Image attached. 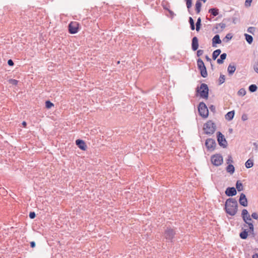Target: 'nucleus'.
Instances as JSON below:
<instances>
[{"instance_id":"1","label":"nucleus","mask_w":258,"mask_h":258,"mask_svg":"<svg viewBox=\"0 0 258 258\" xmlns=\"http://www.w3.org/2000/svg\"><path fill=\"white\" fill-rule=\"evenodd\" d=\"M238 203L235 199L230 198L225 204V210L227 214L230 216H234L237 212Z\"/></svg>"},{"instance_id":"2","label":"nucleus","mask_w":258,"mask_h":258,"mask_svg":"<svg viewBox=\"0 0 258 258\" xmlns=\"http://www.w3.org/2000/svg\"><path fill=\"white\" fill-rule=\"evenodd\" d=\"M209 90L208 85L205 83L201 84L200 87H198L196 88V92L199 94L200 96L206 99L208 98Z\"/></svg>"},{"instance_id":"3","label":"nucleus","mask_w":258,"mask_h":258,"mask_svg":"<svg viewBox=\"0 0 258 258\" xmlns=\"http://www.w3.org/2000/svg\"><path fill=\"white\" fill-rule=\"evenodd\" d=\"M216 125L211 120L208 121L204 125V131L207 135H212L214 133L216 130Z\"/></svg>"},{"instance_id":"4","label":"nucleus","mask_w":258,"mask_h":258,"mask_svg":"<svg viewBox=\"0 0 258 258\" xmlns=\"http://www.w3.org/2000/svg\"><path fill=\"white\" fill-rule=\"evenodd\" d=\"M198 111L200 115L204 118H207L208 116L209 111L206 104L200 102L198 107Z\"/></svg>"},{"instance_id":"5","label":"nucleus","mask_w":258,"mask_h":258,"mask_svg":"<svg viewBox=\"0 0 258 258\" xmlns=\"http://www.w3.org/2000/svg\"><path fill=\"white\" fill-rule=\"evenodd\" d=\"M197 66L198 69L200 71L201 76L203 78H206L208 76L207 69L203 61L201 58L197 59Z\"/></svg>"},{"instance_id":"6","label":"nucleus","mask_w":258,"mask_h":258,"mask_svg":"<svg viewBox=\"0 0 258 258\" xmlns=\"http://www.w3.org/2000/svg\"><path fill=\"white\" fill-rule=\"evenodd\" d=\"M175 234L176 232L173 229L168 227L165 230L164 236L167 240L170 242H172V240L174 238Z\"/></svg>"},{"instance_id":"7","label":"nucleus","mask_w":258,"mask_h":258,"mask_svg":"<svg viewBox=\"0 0 258 258\" xmlns=\"http://www.w3.org/2000/svg\"><path fill=\"white\" fill-rule=\"evenodd\" d=\"M211 160L214 165L218 166L223 163V157L220 154H216L211 157Z\"/></svg>"},{"instance_id":"8","label":"nucleus","mask_w":258,"mask_h":258,"mask_svg":"<svg viewBox=\"0 0 258 258\" xmlns=\"http://www.w3.org/2000/svg\"><path fill=\"white\" fill-rule=\"evenodd\" d=\"M217 137L219 145L223 148H226L227 146V142L224 135L220 132H218Z\"/></svg>"},{"instance_id":"9","label":"nucleus","mask_w":258,"mask_h":258,"mask_svg":"<svg viewBox=\"0 0 258 258\" xmlns=\"http://www.w3.org/2000/svg\"><path fill=\"white\" fill-rule=\"evenodd\" d=\"M205 146L207 150L209 151H213L215 149L216 143L214 139L209 138L206 140L205 142Z\"/></svg>"},{"instance_id":"10","label":"nucleus","mask_w":258,"mask_h":258,"mask_svg":"<svg viewBox=\"0 0 258 258\" xmlns=\"http://www.w3.org/2000/svg\"><path fill=\"white\" fill-rule=\"evenodd\" d=\"M68 29L71 34L77 33L79 30V23L77 22H71L69 25Z\"/></svg>"},{"instance_id":"11","label":"nucleus","mask_w":258,"mask_h":258,"mask_svg":"<svg viewBox=\"0 0 258 258\" xmlns=\"http://www.w3.org/2000/svg\"><path fill=\"white\" fill-rule=\"evenodd\" d=\"M241 217L243 220L246 224H247L248 223H251L250 221H252V220L246 209L242 210L241 212Z\"/></svg>"},{"instance_id":"12","label":"nucleus","mask_w":258,"mask_h":258,"mask_svg":"<svg viewBox=\"0 0 258 258\" xmlns=\"http://www.w3.org/2000/svg\"><path fill=\"white\" fill-rule=\"evenodd\" d=\"M226 27V24L223 23H220L217 24L214 28L213 29V31H215V33H218L223 31V29Z\"/></svg>"},{"instance_id":"13","label":"nucleus","mask_w":258,"mask_h":258,"mask_svg":"<svg viewBox=\"0 0 258 258\" xmlns=\"http://www.w3.org/2000/svg\"><path fill=\"white\" fill-rule=\"evenodd\" d=\"M225 192L228 197L235 196L237 194L236 189L234 187H228L226 188Z\"/></svg>"},{"instance_id":"14","label":"nucleus","mask_w":258,"mask_h":258,"mask_svg":"<svg viewBox=\"0 0 258 258\" xmlns=\"http://www.w3.org/2000/svg\"><path fill=\"white\" fill-rule=\"evenodd\" d=\"M239 202V204L243 207L247 206V200L245 194H244L243 193H241L240 194Z\"/></svg>"},{"instance_id":"15","label":"nucleus","mask_w":258,"mask_h":258,"mask_svg":"<svg viewBox=\"0 0 258 258\" xmlns=\"http://www.w3.org/2000/svg\"><path fill=\"white\" fill-rule=\"evenodd\" d=\"M76 144L80 149L83 151H85L86 150L87 146L84 141L78 139L76 141Z\"/></svg>"},{"instance_id":"16","label":"nucleus","mask_w":258,"mask_h":258,"mask_svg":"<svg viewBox=\"0 0 258 258\" xmlns=\"http://www.w3.org/2000/svg\"><path fill=\"white\" fill-rule=\"evenodd\" d=\"M221 42L220 36L218 34H216L212 38V46L216 47L217 44L221 43Z\"/></svg>"},{"instance_id":"17","label":"nucleus","mask_w":258,"mask_h":258,"mask_svg":"<svg viewBox=\"0 0 258 258\" xmlns=\"http://www.w3.org/2000/svg\"><path fill=\"white\" fill-rule=\"evenodd\" d=\"M199 42L198 39L197 37H194L192 39L191 48L193 51H196L198 49Z\"/></svg>"},{"instance_id":"18","label":"nucleus","mask_w":258,"mask_h":258,"mask_svg":"<svg viewBox=\"0 0 258 258\" xmlns=\"http://www.w3.org/2000/svg\"><path fill=\"white\" fill-rule=\"evenodd\" d=\"M236 70V67L234 64H232L231 63L229 64L228 67L227 71L230 76H231L233 74Z\"/></svg>"},{"instance_id":"19","label":"nucleus","mask_w":258,"mask_h":258,"mask_svg":"<svg viewBox=\"0 0 258 258\" xmlns=\"http://www.w3.org/2000/svg\"><path fill=\"white\" fill-rule=\"evenodd\" d=\"M234 113H235V112H234V110L228 112L225 115V118L227 120H229V121L231 120L234 117Z\"/></svg>"},{"instance_id":"20","label":"nucleus","mask_w":258,"mask_h":258,"mask_svg":"<svg viewBox=\"0 0 258 258\" xmlns=\"http://www.w3.org/2000/svg\"><path fill=\"white\" fill-rule=\"evenodd\" d=\"M227 54L225 53H223L221 54L220 58H218L217 60L218 64H222L223 63L224 60L226 58Z\"/></svg>"},{"instance_id":"21","label":"nucleus","mask_w":258,"mask_h":258,"mask_svg":"<svg viewBox=\"0 0 258 258\" xmlns=\"http://www.w3.org/2000/svg\"><path fill=\"white\" fill-rule=\"evenodd\" d=\"M209 13L213 16H216L219 14V9L217 8H211L209 10Z\"/></svg>"},{"instance_id":"22","label":"nucleus","mask_w":258,"mask_h":258,"mask_svg":"<svg viewBox=\"0 0 258 258\" xmlns=\"http://www.w3.org/2000/svg\"><path fill=\"white\" fill-rule=\"evenodd\" d=\"M239 236L242 239H246L248 236V231L244 229L239 234Z\"/></svg>"},{"instance_id":"23","label":"nucleus","mask_w":258,"mask_h":258,"mask_svg":"<svg viewBox=\"0 0 258 258\" xmlns=\"http://www.w3.org/2000/svg\"><path fill=\"white\" fill-rule=\"evenodd\" d=\"M226 171L230 174H233L234 172L235 168L233 165L230 164L227 166Z\"/></svg>"},{"instance_id":"24","label":"nucleus","mask_w":258,"mask_h":258,"mask_svg":"<svg viewBox=\"0 0 258 258\" xmlns=\"http://www.w3.org/2000/svg\"><path fill=\"white\" fill-rule=\"evenodd\" d=\"M202 3L200 1H197L196 3V11L197 14H199L201 9Z\"/></svg>"},{"instance_id":"25","label":"nucleus","mask_w":258,"mask_h":258,"mask_svg":"<svg viewBox=\"0 0 258 258\" xmlns=\"http://www.w3.org/2000/svg\"><path fill=\"white\" fill-rule=\"evenodd\" d=\"M221 51L220 49H216V50L214 51L212 54V57L214 60H215L217 57L220 55L221 53Z\"/></svg>"},{"instance_id":"26","label":"nucleus","mask_w":258,"mask_h":258,"mask_svg":"<svg viewBox=\"0 0 258 258\" xmlns=\"http://www.w3.org/2000/svg\"><path fill=\"white\" fill-rule=\"evenodd\" d=\"M236 187L238 191H242L243 190V185L242 183L239 180L237 181L236 183Z\"/></svg>"},{"instance_id":"27","label":"nucleus","mask_w":258,"mask_h":258,"mask_svg":"<svg viewBox=\"0 0 258 258\" xmlns=\"http://www.w3.org/2000/svg\"><path fill=\"white\" fill-rule=\"evenodd\" d=\"M244 36L245 37V39L247 43L250 44L253 41L252 37L251 35L247 34H245Z\"/></svg>"},{"instance_id":"28","label":"nucleus","mask_w":258,"mask_h":258,"mask_svg":"<svg viewBox=\"0 0 258 258\" xmlns=\"http://www.w3.org/2000/svg\"><path fill=\"white\" fill-rule=\"evenodd\" d=\"M245 165L247 168H249L253 166V163L252 160L248 159L245 162Z\"/></svg>"},{"instance_id":"29","label":"nucleus","mask_w":258,"mask_h":258,"mask_svg":"<svg viewBox=\"0 0 258 258\" xmlns=\"http://www.w3.org/2000/svg\"><path fill=\"white\" fill-rule=\"evenodd\" d=\"M196 25V30L197 31H199L201 28V19L200 17H199L198 19Z\"/></svg>"},{"instance_id":"30","label":"nucleus","mask_w":258,"mask_h":258,"mask_svg":"<svg viewBox=\"0 0 258 258\" xmlns=\"http://www.w3.org/2000/svg\"><path fill=\"white\" fill-rule=\"evenodd\" d=\"M249 91L251 92H255L257 89V87L256 86V85L255 84H252V85H250L249 86Z\"/></svg>"},{"instance_id":"31","label":"nucleus","mask_w":258,"mask_h":258,"mask_svg":"<svg viewBox=\"0 0 258 258\" xmlns=\"http://www.w3.org/2000/svg\"><path fill=\"white\" fill-rule=\"evenodd\" d=\"M232 35L230 33L227 34L226 36L223 39V41L225 42H228L229 40L231 39Z\"/></svg>"},{"instance_id":"32","label":"nucleus","mask_w":258,"mask_h":258,"mask_svg":"<svg viewBox=\"0 0 258 258\" xmlns=\"http://www.w3.org/2000/svg\"><path fill=\"white\" fill-rule=\"evenodd\" d=\"M188 11L190 13V9L192 6V0H185Z\"/></svg>"},{"instance_id":"33","label":"nucleus","mask_w":258,"mask_h":258,"mask_svg":"<svg viewBox=\"0 0 258 258\" xmlns=\"http://www.w3.org/2000/svg\"><path fill=\"white\" fill-rule=\"evenodd\" d=\"M53 104L49 100H47L45 102V107L47 109L51 108L52 106H53Z\"/></svg>"},{"instance_id":"34","label":"nucleus","mask_w":258,"mask_h":258,"mask_svg":"<svg viewBox=\"0 0 258 258\" xmlns=\"http://www.w3.org/2000/svg\"><path fill=\"white\" fill-rule=\"evenodd\" d=\"M225 76L224 75L221 74L220 76V77L219 78V85H221L222 84H223L225 82Z\"/></svg>"},{"instance_id":"35","label":"nucleus","mask_w":258,"mask_h":258,"mask_svg":"<svg viewBox=\"0 0 258 258\" xmlns=\"http://www.w3.org/2000/svg\"><path fill=\"white\" fill-rule=\"evenodd\" d=\"M247 225H248L249 232L251 234H253L254 231V226L252 223H248Z\"/></svg>"},{"instance_id":"36","label":"nucleus","mask_w":258,"mask_h":258,"mask_svg":"<svg viewBox=\"0 0 258 258\" xmlns=\"http://www.w3.org/2000/svg\"><path fill=\"white\" fill-rule=\"evenodd\" d=\"M9 82L13 85L17 86L18 83V81L15 79H11L9 80Z\"/></svg>"},{"instance_id":"37","label":"nucleus","mask_w":258,"mask_h":258,"mask_svg":"<svg viewBox=\"0 0 258 258\" xmlns=\"http://www.w3.org/2000/svg\"><path fill=\"white\" fill-rule=\"evenodd\" d=\"M246 94V91L244 88H241L238 91V95L240 96H244Z\"/></svg>"},{"instance_id":"38","label":"nucleus","mask_w":258,"mask_h":258,"mask_svg":"<svg viewBox=\"0 0 258 258\" xmlns=\"http://www.w3.org/2000/svg\"><path fill=\"white\" fill-rule=\"evenodd\" d=\"M29 217L31 219L35 218L36 217L35 213L34 212H30L29 215Z\"/></svg>"},{"instance_id":"39","label":"nucleus","mask_w":258,"mask_h":258,"mask_svg":"<svg viewBox=\"0 0 258 258\" xmlns=\"http://www.w3.org/2000/svg\"><path fill=\"white\" fill-rule=\"evenodd\" d=\"M252 1V0H246L245 2V6L247 8L250 7Z\"/></svg>"},{"instance_id":"40","label":"nucleus","mask_w":258,"mask_h":258,"mask_svg":"<svg viewBox=\"0 0 258 258\" xmlns=\"http://www.w3.org/2000/svg\"><path fill=\"white\" fill-rule=\"evenodd\" d=\"M254 30H255V28L253 27H249L247 29V32L248 33H251V34H253Z\"/></svg>"},{"instance_id":"41","label":"nucleus","mask_w":258,"mask_h":258,"mask_svg":"<svg viewBox=\"0 0 258 258\" xmlns=\"http://www.w3.org/2000/svg\"><path fill=\"white\" fill-rule=\"evenodd\" d=\"M204 53V50L202 49H199L197 52V55L198 57L201 56Z\"/></svg>"},{"instance_id":"42","label":"nucleus","mask_w":258,"mask_h":258,"mask_svg":"<svg viewBox=\"0 0 258 258\" xmlns=\"http://www.w3.org/2000/svg\"><path fill=\"white\" fill-rule=\"evenodd\" d=\"M253 69L254 71L258 74V61L255 63L253 66Z\"/></svg>"},{"instance_id":"43","label":"nucleus","mask_w":258,"mask_h":258,"mask_svg":"<svg viewBox=\"0 0 258 258\" xmlns=\"http://www.w3.org/2000/svg\"><path fill=\"white\" fill-rule=\"evenodd\" d=\"M251 217L254 219H258V214L256 213H252L251 215Z\"/></svg>"},{"instance_id":"44","label":"nucleus","mask_w":258,"mask_h":258,"mask_svg":"<svg viewBox=\"0 0 258 258\" xmlns=\"http://www.w3.org/2000/svg\"><path fill=\"white\" fill-rule=\"evenodd\" d=\"M248 119V116H247V115L246 114H243L242 116H241V119L243 120V121H245L246 120H247Z\"/></svg>"},{"instance_id":"45","label":"nucleus","mask_w":258,"mask_h":258,"mask_svg":"<svg viewBox=\"0 0 258 258\" xmlns=\"http://www.w3.org/2000/svg\"><path fill=\"white\" fill-rule=\"evenodd\" d=\"M239 22V19L237 17H233L232 18V22L233 24H236Z\"/></svg>"},{"instance_id":"46","label":"nucleus","mask_w":258,"mask_h":258,"mask_svg":"<svg viewBox=\"0 0 258 258\" xmlns=\"http://www.w3.org/2000/svg\"><path fill=\"white\" fill-rule=\"evenodd\" d=\"M8 64L9 66H13L14 65V63L12 59H10L8 61Z\"/></svg>"},{"instance_id":"47","label":"nucleus","mask_w":258,"mask_h":258,"mask_svg":"<svg viewBox=\"0 0 258 258\" xmlns=\"http://www.w3.org/2000/svg\"><path fill=\"white\" fill-rule=\"evenodd\" d=\"M232 162H233V160H232V157L231 156H229L228 159L227 160V163L229 164L230 163H232Z\"/></svg>"},{"instance_id":"48","label":"nucleus","mask_w":258,"mask_h":258,"mask_svg":"<svg viewBox=\"0 0 258 258\" xmlns=\"http://www.w3.org/2000/svg\"><path fill=\"white\" fill-rule=\"evenodd\" d=\"M189 23L190 25L195 24L194 21L191 17L189 18Z\"/></svg>"},{"instance_id":"49","label":"nucleus","mask_w":258,"mask_h":258,"mask_svg":"<svg viewBox=\"0 0 258 258\" xmlns=\"http://www.w3.org/2000/svg\"><path fill=\"white\" fill-rule=\"evenodd\" d=\"M210 109L213 112H214L215 111V107L212 105L209 107Z\"/></svg>"},{"instance_id":"50","label":"nucleus","mask_w":258,"mask_h":258,"mask_svg":"<svg viewBox=\"0 0 258 258\" xmlns=\"http://www.w3.org/2000/svg\"><path fill=\"white\" fill-rule=\"evenodd\" d=\"M30 244V246L32 248H34L36 245L35 242L34 241H31Z\"/></svg>"},{"instance_id":"51","label":"nucleus","mask_w":258,"mask_h":258,"mask_svg":"<svg viewBox=\"0 0 258 258\" xmlns=\"http://www.w3.org/2000/svg\"><path fill=\"white\" fill-rule=\"evenodd\" d=\"M205 58L208 61H211V59L208 55H206Z\"/></svg>"},{"instance_id":"52","label":"nucleus","mask_w":258,"mask_h":258,"mask_svg":"<svg viewBox=\"0 0 258 258\" xmlns=\"http://www.w3.org/2000/svg\"><path fill=\"white\" fill-rule=\"evenodd\" d=\"M190 29L192 30H194L195 29V24H192L191 25H190Z\"/></svg>"},{"instance_id":"53","label":"nucleus","mask_w":258,"mask_h":258,"mask_svg":"<svg viewBox=\"0 0 258 258\" xmlns=\"http://www.w3.org/2000/svg\"><path fill=\"white\" fill-rule=\"evenodd\" d=\"M252 258H258V254L257 253L254 254L252 255Z\"/></svg>"},{"instance_id":"54","label":"nucleus","mask_w":258,"mask_h":258,"mask_svg":"<svg viewBox=\"0 0 258 258\" xmlns=\"http://www.w3.org/2000/svg\"><path fill=\"white\" fill-rule=\"evenodd\" d=\"M0 192H3V194L5 193V189L4 188H0Z\"/></svg>"},{"instance_id":"55","label":"nucleus","mask_w":258,"mask_h":258,"mask_svg":"<svg viewBox=\"0 0 258 258\" xmlns=\"http://www.w3.org/2000/svg\"><path fill=\"white\" fill-rule=\"evenodd\" d=\"M168 11H169V13L170 14V15H172V16H173V15H174V13L171 10H168Z\"/></svg>"},{"instance_id":"56","label":"nucleus","mask_w":258,"mask_h":258,"mask_svg":"<svg viewBox=\"0 0 258 258\" xmlns=\"http://www.w3.org/2000/svg\"><path fill=\"white\" fill-rule=\"evenodd\" d=\"M22 125H23V126L25 127V126H26V125H27V123H26V122H25V121H23V122H22Z\"/></svg>"},{"instance_id":"57","label":"nucleus","mask_w":258,"mask_h":258,"mask_svg":"<svg viewBox=\"0 0 258 258\" xmlns=\"http://www.w3.org/2000/svg\"><path fill=\"white\" fill-rule=\"evenodd\" d=\"M252 237H254V233H253V234H251Z\"/></svg>"},{"instance_id":"58","label":"nucleus","mask_w":258,"mask_h":258,"mask_svg":"<svg viewBox=\"0 0 258 258\" xmlns=\"http://www.w3.org/2000/svg\"><path fill=\"white\" fill-rule=\"evenodd\" d=\"M229 131H230V132H231L232 131V129H230Z\"/></svg>"}]
</instances>
